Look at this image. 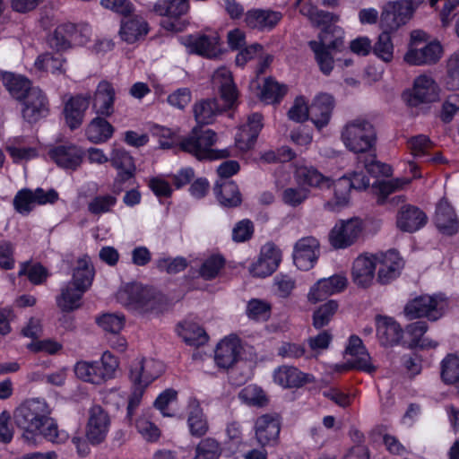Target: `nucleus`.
<instances>
[{
    "instance_id": "54",
    "label": "nucleus",
    "mask_w": 459,
    "mask_h": 459,
    "mask_svg": "<svg viewBox=\"0 0 459 459\" xmlns=\"http://www.w3.org/2000/svg\"><path fill=\"white\" fill-rule=\"evenodd\" d=\"M271 304L259 299H250L246 307V314L249 319L255 321H265L271 315Z\"/></svg>"
},
{
    "instance_id": "34",
    "label": "nucleus",
    "mask_w": 459,
    "mask_h": 459,
    "mask_svg": "<svg viewBox=\"0 0 459 459\" xmlns=\"http://www.w3.org/2000/svg\"><path fill=\"white\" fill-rule=\"evenodd\" d=\"M274 382L283 387H299L307 383L314 382V377L305 374L295 367L281 366L273 373Z\"/></svg>"
},
{
    "instance_id": "40",
    "label": "nucleus",
    "mask_w": 459,
    "mask_h": 459,
    "mask_svg": "<svg viewBox=\"0 0 459 459\" xmlns=\"http://www.w3.org/2000/svg\"><path fill=\"white\" fill-rule=\"evenodd\" d=\"M214 194L220 204L224 207H237L242 201L238 186L231 180L217 181Z\"/></svg>"
},
{
    "instance_id": "29",
    "label": "nucleus",
    "mask_w": 459,
    "mask_h": 459,
    "mask_svg": "<svg viewBox=\"0 0 459 459\" xmlns=\"http://www.w3.org/2000/svg\"><path fill=\"white\" fill-rule=\"evenodd\" d=\"M280 12L270 9H253L245 14V22L247 27L258 30H271L281 20Z\"/></svg>"
},
{
    "instance_id": "21",
    "label": "nucleus",
    "mask_w": 459,
    "mask_h": 459,
    "mask_svg": "<svg viewBox=\"0 0 459 459\" xmlns=\"http://www.w3.org/2000/svg\"><path fill=\"white\" fill-rule=\"evenodd\" d=\"M346 284V277L341 274H335L328 278L320 279L310 289L308 299L312 303L321 301L331 295L343 290Z\"/></svg>"
},
{
    "instance_id": "47",
    "label": "nucleus",
    "mask_w": 459,
    "mask_h": 459,
    "mask_svg": "<svg viewBox=\"0 0 459 459\" xmlns=\"http://www.w3.org/2000/svg\"><path fill=\"white\" fill-rule=\"evenodd\" d=\"M178 332L185 342L191 346L198 347L205 344L208 341V335L204 329L191 322L180 324Z\"/></svg>"
},
{
    "instance_id": "1",
    "label": "nucleus",
    "mask_w": 459,
    "mask_h": 459,
    "mask_svg": "<svg viewBox=\"0 0 459 459\" xmlns=\"http://www.w3.org/2000/svg\"><path fill=\"white\" fill-rule=\"evenodd\" d=\"M51 411L48 403L40 398L26 400L16 408L14 422L23 429L22 437L29 445H36L39 437L55 444L68 440V433L58 429L56 420L50 417Z\"/></svg>"
},
{
    "instance_id": "53",
    "label": "nucleus",
    "mask_w": 459,
    "mask_h": 459,
    "mask_svg": "<svg viewBox=\"0 0 459 459\" xmlns=\"http://www.w3.org/2000/svg\"><path fill=\"white\" fill-rule=\"evenodd\" d=\"M391 32L383 30L375 44L372 46L374 55L385 63H389L394 57V44Z\"/></svg>"
},
{
    "instance_id": "3",
    "label": "nucleus",
    "mask_w": 459,
    "mask_h": 459,
    "mask_svg": "<svg viewBox=\"0 0 459 459\" xmlns=\"http://www.w3.org/2000/svg\"><path fill=\"white\" fill-rule=\"evenodd\" d=\"M94 277V269L88 255H83L76 262L73 278L60 289V295L56 299L57 307L62 311H73L81 306V299L91 287Z\"/></svg>"
},
{
    "instance_id": "8",
    "label": "nucleus",
    "mask_w": 459,
    "mask_h": 459,
    "mask_svg": "<svg viewBox=\"0 0 459 459\" xmlns=\"http://www.w3.org/2000/svg\"><path fill=\"white\" fill-rule=\"evenodd\" d=\"M369 186V179L363 172H353L350 177L342 176L334 181V195L333 200L324 204L325 210L339 211L348 205L351 190L366 189Z\"/></svg>"
},
{
    "instance_id": "23",
    "label": "nucleus",
    "mask_w": 459,
    "mask_h": 459,
    "mask_svg": "<svg viewBox=\"0 0 459 459\" xmlns=\"http://www.w3.org/2000/svg\"><path fill=\"white\" fill-rule=\"evenodd\" d=\"M333 109V99L327 93H320L315 97L309 106V118L320 130L330 121Z\"/></svg>"
},
{
    "instance_id": "16",
    "label": "nucleus",
    "mask_w": 459,
    "mask_h": 459,
    "mask_svg": "<svg viewBox=\"0 0 459 459\" xmlns=\"http://www.w3.org/2000/svg\"><path fill=\"white\" fill-rule=\"evenodd\" d=\"M319 255V242L314 237L300 238L294 247L293 260L296 266L302 271L314 267Z\"/></svg>"
},
{
    "instance_id": "27",
    "label": "nucleus",
    "mask_w": 459,
    "mask_h": 459,
    "mask_svg": "<svg viewBox=\"0 0 459 459\" xmlns=\"http://www.w3.org/2000/svg\"><path fill=\"white\" fill-rule=\"evenodd\" d=\"M212 81L213 85L219 89L225 107L232 108L238 94L231 72L226 67H221L213 73Z\"/></svg>"
},
{
    "instance_id": "38",
    "label": "nucleus",
    "mask_w": 459,
    "mask_h": 459,
    "mask_svg": "<svg viewBox=\"0 0 459 459\" xmlns=\"http://www.w3.org/2000/svg\"><path fill=\"white\" fill-rule=\"evenodd\" d=\"M377 336L383 346L397 344L403 337V329L391 317L381 316L377 320Z\"/></svg>"
},
{
    "instance_id": "63",
    "label": "nucleus",
    "mask_w": 459,
    "mask_h": 459,
    "mask_svg": "<svg viewBox=\"0 0 459 459\" xmlns=\"http://www.w3.org/2000/svg\"><path fill=\"white\" fill-rule=\"evenodd\" d=\"M224 259L221 255L208 257L200 268V275L205 280L215 278L224 265Z\"/></svg>"
},
{
    "instance_id": "46",
    "label": "nucleus",
    "mask_w": 459,
    "mask_h": 459,
    "mask_svg": "<svg viewBox=\"0 0 459 459\" xmlns=\"http://www.w3.org/2000/svg\"><path fill=\"white\" fill-rule=\"evenodd\" d=\"M65 59L59 52L44 53L39 55L34 62L35 67L39 71L49 72L53 74H62L65 72Z\"/></svg>"
},
{
    "instance_id": "58",
    "label": "nucleus",
    "mask_w": 459,
    "mask_h": 459,
    "mask_svg": "<svg viewBox=\"0 0 459 459\" xmlns=\"http://www.w3.org/2000/svg\"><path fill=\"white\" fill-rule=\"evenodd\" d=\"M110 162L117 170H136L134 158L124 148L117 147L112 150Z\"/></svg>"
},
{
    "instance_id": "4",
    "label": "nucleus",
    "mask_w": 459,
    "mask_h": 459,
    "mask_svg": "<svg viewBox=\"0 0 459 459\" xmlns=\"http://www.w3.org/2000/svg\"><path fill=\"white\" fill-rule=\"evenodd\" d=\"M163 365L152 359H136L130 366V380L133 392L129 397L126 417L131 420L134 410L139 406L145 388L162 372Z\"/></svg>"
},
{
    "instance_id": "32",
    "label": "nucleus",
    "mask_w": 459,
    "mask_h": 459,
    "mask_svg": "<svg viewBox=\"0 0 459 459\" xmlns=\"http://www.w3.org/2000/svg\"><path fill=\"white\" fill-rule=\"evenodd\" d=\"M149 31L147 22L140 15H129L121 21L119 34L121 39L133 44L143 39Z\"/></svg>"
},
{
    "instance_id": "25",
    "label": "nucleus",
    "mask_w": 459,
    "mask_h": 459,
    "mask_svg": "<svg viewBox=\"0 0 459 459\" xmlns=\"http://www.w3.org/2000/svg\"><path fill=\"white\" fill-rule=\"evenodd\" d=\"M427 221L425 212L411 204L402 206L396 216V225L404 232H415L420 230Z\"/></svg>"
},
{
    "instance_id": "18",
    "label": "nucleus",
    "mask_w": 459,
    "mask_h": 459,
    "mask_svg": "<svg viewBox=\"0 0 459 459\" xmlns=\"http://www.w3.org/2000/svg\"><path fill=\"white\" fill-rule=\"evenodd\" d=\"M411 11L406 9L401 2H388L380 15V24L384 30L393 32L405 25L412 17Z\"/></svg>"
},
{
    "instance_id": "9",
    "label": "nucleus",
    "mask_w": 459,
    "mask_h": 459,
    "mask_svg": "<svg viewBox=\"0 0 459 459\" xmlns=\"http://www.w3.org/2000/svg\"><path fill=\"white\" fill-rule=\"evenodd\" d=\"M111 427V417L100 404H92L87 411L85 437L88 443L98 446L103 443Z\"/></svg>"
},
{
    "instance_id": "22",
    "label": "nucleus",
    "mask_w": 459,
    "mask_h": 459,
    "mask_svg": "<svg viewBox=\"0 0 459 459\" xmlns=\"http://www.w3.org/2000/svg\"><path fill=\"white\" fill-rule=\"evenodd\" d=\"M5 150L13 162L29 160L37 156L36 141L30 136H14L5 143Z\"/></svg>"
},
{
    "instance_id": "43",
    "label": "nucleus",
    "mask_w": 459,
    "mask_h": 459,
    "mask_svg": "<svg viewBox=\"0 0 459 459\" xmlns=\"http://www.w3.org/2000/svg\"><path fill=\"white\" fill-rule=\"evenodd\" d=\"M194 115L198 124L208 125L214 121L222 109L215 99L202 100L194 106Z\"/></svg>"
},
{
    "instance_id": "41",
    "label": "nucleus",
    "mask_w": 459,
    "mask_h": 459,
    "mask_svg": "<svg viewBox=\"0 0 459 459\" xmlns=\"http://www.w3.org/2000/svg\"><path fill=\"white\" fill-rule=\"evenodd\" d=\"M106 117L99 116L93 118L86 129V136L94 143H101L110 139L114 133L113 126L105 119Z\"/></svg>"
},
{
    "instance_id": "33",
    "label": "nucleus",
    "mask_w": 459,
    "mask_h": 459,
    "mask_svg": "<svg viewBox=\"0 0 459 459\" xmlns=\"http://www.w3.org/2000/svg\"><path fill=\"white\" fill-rule=\"evenodd\" d=\"M239 354V340L236 336H230L218 343L214 359L220 368H229L238 360Z\"/></svg>"
},
{
    "instance_id": "31",
    "label": "nucleus",
    "mask_w": 459,
    "mask_h": 459,
    "mask_svg": "<svg viewBox=\"0 0 459 459\" xmlns=\"http://www.w3.org/2000/svg\"><path fill=\"white\" fill-rule=\"evenodd\" d=\"M263 117L259 113H253L247 117V122L239 128L236 143L239 149H250L263 128Z\"/></svg>"
},
{
    "instance_id": "61",
    "label": "nucleus",
    "mask_w": 459,
    "mask_h": 459,
    "mask_svg": "<svg viewBox=\"0 0 459 459\" xmlns=\"http://www.w3.org/2000/svg\"><path fill=\"white\" fill-rule=\"evenodd\" d=\"M338 304L335 300H329L314 312L313 325L316 328L326 325L336 312Z\"/></svg>"
},
{
    "instance_id": "52",
    "label": "nucleus",
    "mask_w": 459,
    "mask_h": 459,
    "mask_svg": "<svg viewBox=\"0 0 459 459\" xmlns=\"http://www.w3.org/2000/svg\"><path fill=\"white\" fill-rule=\"evenodd\" d=\"M221 454V443L213 437H205L195 446L194 459H219Z\"/></svg>"
},
{
    "instance_id": "64",
    "label": "nucleus",
    "mask_w": 459,
    "mask_h": 459,
    "mask_svg": "<svg viewBox=\"0 0 459 459\" xmlns=\"http://www.w3.org/2000/svg\"><path fill=\"white\" fill-rule=\"evenodd\" d=\"M187 266L186 258L178 256L175 258L162 257L157 261V267L160 271H165L168 273L175 274L184 271Z\"/></svg>"
},
{
    "instance_id": "51",
    "label": "nucleus",
    "mask_w": 459,
    "mask_h": 459,
    "mask_svg": "<svg viewBox=\"0 0 459 459\" xmlns=\"http://www.w3.org/2000/svg\"><path fill=\"white\" fill-rule=\"evenodd\" d=\"M117 195L111 194H100L93 196L88 203L87 208L93 215H101L110 212L117 203Z\"/></svg>"
},
{
    "instance_id": "35",
    "label": "nucleus",
    "mask_w": 459,
    "mask_h": 459,
    "mask_svg": "<svg viewBox=\"0 0 459 459\" xmlns=\"http://www.w3.org/2000/svg\"><path fill=\"white\" fill-rule=\"evenodd\" d=\"M50 158L64 169H76L82 159V152L77 146L59 145L49 152Z\"/></svg>"
},
{
    "instance_id": "12",
    "label": "nucleus",
    "mask_w": 459,
    "mask_h": 459,
    "mask_svg": "<svg viewBox=\"0 0 459 459\" xmlns=\"http://www.w3.org/2000/svg\"><path fill=\"white\" fill-rule=\"evenodd\" d=\"M374 258L378 267L377 281L380 284H388L400 275L403 261L395 250L376 254Z\"/></svg>"
},
{
    "instance_id": "57",
    "label": "nucleus",
    "mask_w": 459,
    "mask_h": 459,
    "mask_svg": "<svg viewBox=\"0 0 459 459\" xmlns=\"http://www.w3.org/2000/svg\"><path fill=\"white\" fill-rule=\"evenodd\" d=\"M309 195V190L303 186H289L282 190L281 200L284 204L298 207L302 204Z\"/></svg>"
},
{
    "instance_id": "6",
    "label": "nucleus",
    "mask_w": 459,
    "mask_h": 459,
    "mask_svg": "<svg viewBox=\"0 0 459 459\" xmlns=\"http://www.w3.org/2000/svg\"><path fill=\"white\" fill-rule=\"evenodd\" d=\"M117 299L128 310L139 313L158 310L161 302L160 296L152 289L139 283L127 284L120 289Z\"/></svg>"
},
{
    "instance_id": "45",
    "label": "nucleus",
    "mask_w": 459,
    "mask_h": 459,
    "mask_svg": "<svg viewBox=\"0 0 459 459\" xmlns=\"http://www.w3.org/2000/svg\"><path fill=\"white\" fill-rule=\"evenodd\" d=\"M74 373L76 377L84 382H89L94 385H100L107 381L100 366L97 361L87 362L79 361L74 367Z\"/></svg>"
},
{
    "instance_id": "11",
    "label": "nucleus",
    "mask_w": 459,
    "mask_h": 459,
    "mask_svg": "<svg viewBox=\"0 0 459 459\" xmlns=\"http://www.w3.org/2000/svg\"><path fill=\"white\" fill-rule=\"evenodd\" d=\"M362 230V221L358 218L340 221L329 234L330 244L336 249L346 248L359 239Z\"/></svg>"
},
{
    "instance_id": "30",
    "label": "nucleus",
    "mask_w": 459,
    "mask_h": 459,
    "mask_svg": "<svg viewBox=\"0 0 459 459\" xmlns=\"http://www.w3.org/2000/svg\"><path fill=\"white\" fill-rule=\"evenodd\" d=\"M346 353L353 357V359L350 361L351 368L369 374L376 371V367L371 363V358L359 336L351 335L350 337Z\"/></svg>"
},
{
    "instance_id": "36",
    "label": "nucleus",
    "mask_w": 459,
    "mask_h": 459,
    "mask_svg": "<svg viewBox=\"0 0 459 459\" xmlns=\"http://www.w3.org/2000/svg\"><path fill=\"white\" fill-rule=\"evenodd\" d=\"M187 409V427L190 435L195 437H204L209 430V425L200 403L195 398H190Z\"/></svg>"
},
{
    "instance_id": "5",
    "label": "nucleus",
    "mask_w": 459,
    "mask_h": 459,
    "mask_svg": "<svg viewBox=\"0 0 459 459\" xmlns=\"http://www.w3.org/2000/svg\"><path fill=\"white\" fill-rule=\"evenodd\" d=\"M216 134L211 129L195 126L190 134L184 137L180 143L182 151L194 155L198 160H220L230 156L227 149L215 150L212 148L216 143Z\"/></svg>"
},
{
    "instance_id": "7",
    "label": "nucleus",
    "mask_w": 459,
    "mask_h": 459,
    "mask_svg": "<svg viewBox=\"0 0 459 459\" xmlns=\"http://www.w3.org/2000/svg\"><path fill=\"white\" fill-rule=\"evenodd\" d=\"M447 307V298L443 293H437L416 297L407 303L404 312L410 319L426 317L430 321H437Z\"/></svg>"
},
{
    "instance_id": "59",
    "label": "nucleus",
    "mask_w": 459,
    "mask_h": 459,
    "mask_svg": "<svg viewBox=\"0 0 459 459\" xmlns=\"http://www.w3.org/2000/svg\"><path fill=\"white\" fill-rule=\"evenodd\" d=\"M18 274L27 275L33 284H42L48 277V270L40 264H22Z\"/></svg>"
},
{
    "instance_id": "39",
    "label": "nucleus",
    "mask_w": 459,
    "mask_h": 459,
    "mask_svg": "<svg viewBox=\"0 0 459 459\" xmlns=\"http://www.w3.org/2000/svg\"><path fill=\"white\" fill-rule=\"evenodd\" d=\"M90 104V96L77 95L71 98L65 106V116L68 126L75 129L81 126L84 113Z\"/></svg>"
},
{
    "instance_id": "24",
    "label": "nucleus",
    "mask_w": 459,
    "mask_h": 459,
    "mask_svg": "<svg viewBox=\"0 0 459 459\" xmlns=\"http://www.w3.org/2000/svg\"><path fill=\"white\" fill-rule=\"evenodd\" d=\"M342 43L339 39L325 43L322 38L318 41L311 40L308 42L319 69L325 75H329L333 69L334 61L331 50L338 48Z\"/></svg>"
},
{
    "instance_id": "37",
    "label": "nucleus",
    "mask_w": 459,
    "mask_h": 459,
    "mask_svg": "<svg viewBox=\"0 0 459 459\" xmlns=\"http://www.w3.org/2000/svg\"><path fill=\"white\" fill-rule=\"evenodd\" d=\"M435 222L437 229L444 234L454 235L457 232L459 221L451 204L441 200L436 209Z\"/></svg>"
},
{
    "instance_id": "17",
    "label": "nucleus",
    "mask_w": 459,
    "mask_h": 459,
    "mask_svg": "<svg viewBox=\"0 0 459 459\" xmlns=\"http://www.w3.org/2000/svg\"><path fill=\"white\" fill-rule=\"evenodd\" d=\"M22 100L23 101L22 117L29 123L37 122L48 114V99L39 88H32Z\"/></svg>"
},
{
    "instance_id": "10",
    "label": "nucleus",
    "mask_w": 459,
    "mask_h": 459,
    "mask_svg": "<svg viewBox=\"0 0 459 459\" xmlns=\"http://www.w3.org/2000/svg\"><path fill=\"white\" fill-rule=\"evenodd\" d=\"M58 199V194L54 189L48 191L40 187L34 191L23 188L17 192L13 198V206L17 212L28 215L36 205L54 204Z\"/></svg>"
},
{
    "instance_id": "28",
    "label": "nucleus",
    "mask_w": 459,
    "mask_h": 459,
    "mask_svg": "<svg viewBox=\"0 0 459 459\" xmlns=\"http://www.w3.org/2000/svg\"><path fill=\"white\" fill-rule=\"evenodd\" d=\"M376 261L374 255H359L352 264L351 277L353 282L361 288H368L375 278Z\"/></svg>"
},
{
    "instance_id": "19",
    "label": "nucleus",
    "mask_w": 459,
    "mask_h": 459,
    "mask_svg": "<svg viewBox=\"0 0 459 459\" xmlns=\"http://www.w3.org/2000/svg\"><path fill=\"white\" fill-rule=\"evenodd\" d=\"M116 90L111 82L100 81L94 92L92 108L98 116L111 117L115 112Z\"/></svg>"
},
{
    "instance_id": "48",
    "label": "nucleus",
    "mask_w": 459,
    "mask_h": 459,
    "mask_svg": "<svg viewBox=\"0 0 459 459\" xmlns=\"http://www.w3.org/2000/svg\"><path fill=\"white\" fill-rule=\"evenodd\" d=\"M401 186L402 184L399 179L388 181L383 180L378 181L377 184H373V189L377 196V204H385L389 202L395 205L400 202H403V195H395L389 198V195Z\"/></svg>"
},
{
    "instance_id": "15",
    "label": "nucleus",
    "mask_w": 459,
    "mask_h": 459,
    "mask_svg": "<svg viewBox=\"0 0 459 459\" xmlns=\"http://www.w3.org/2000/svg\"><path fill=\"white\" fill-rule=\"evenodd\" d=\"M281 261L280 248L273 243H266L261 248L258 260L252 264L250 273L256 277H267L276 271Z\"/></svg>"
},
{
    "instance_id": "50",
    "label": "nucleus",
    "mask_w": 459,
    "mask_h": 459,
    "mask_svg": "<svg viewBox=\"0 0 459 459\" xmlns=\"http://www.w3.org/2000/svg\"><path fill=\"white\" fill-rule=\"evenodd\" d=\"M288 87L275 81L272 77L265 79L262 91L261 99L267 104L279 103L287 93Z\"/></svg>"
},
{
    "instance_id": "2",
    "label": "nucleus",
    "mask_w": 459,
    "mask_h": 459,
    "mask_svg": "<svg viewBox=\"0 0 459 459\" xmlns=\"http://www.w3.org/2000/svg\"><path fill=\"white\" fill-rule=\"evenodd\" d=\"M341 139L350 152L367 154L363 160L359 159V163L368 173L373 177L391 175V167L377 160V132L368 120L359 117L347 122L342 129Z\"/></svg>"
},
{
    "instance_id": "49",
    "label": "nucleus",
    "mask_w": 459,
    "mask_h": 459,
    "mask_svg": "<svg viewBox=\"0 0 459 459\" xmlns=\"http://www.w3.org/2000/svg\"><path fill=\"white\" fill-rule=\"evenodd\" d=\"M187 10V0H159L154 5L158 14L170 18H179Z\"/></svg>"
},
{
    "instance_id": "62",
    "label": "nucleus",
    "mask_w": 459,
    "mask_h": 459,
    "mask_svg": "<svg viewBox=\"0 0 459 459\" xmlns=\"http://www.w3.org/2000/svg\"><path fill=\"white\" fill-rule=\"evenodd\" d=\"M99 325L106 332L118 333L125 324V316L118 314H104L97 319Z\"/></svg>"
},
{
    "instance_id": "60",
    "label": "nucleus",
    "mask_w": 459,
    "mask_h": 459,
    "mask_svg": "<svg viewBox=\"0 0 459 459\" xmlns=\"http://www.w3.org/2000/svg\"><path fill=\"white\" fill-rule=\"evenodd\" d=\"M72 30H74L72 22L64 23L56 27L50 39L51 45L57 50L68 48L70 41H73L70 34Z\"/></svg>"
},
{
    "instance_id": "14",
    "label": "nucleus",
    "mask_w": 459,
    "mask_h": 459,
    "mask_svg": "<svg viewBox=\"0 0 459 459\" xmlns=\"http://www.w3.org/2000/svg\"><path fill=\"white\" fill-rule=\"evenodd\" d=\"M442 56V47L433 41L424 45L408 46L403 61L410 65H430L436 64Z\"/></svg>"
},
{
    "instance_id": "42",
    "label": "nucleus",
    "mask_w": 459,
    "mask_h": 459,
    "mask_svg": "<svg viewBox=\"0 0 459 459\" xmlns=\"http://www.w3.org/2000/svg\"><path fill=\"white\" fill-rule=\"evenodd\" d=\"M296 178L299 183L318 188H329L334 184L330 178L325 177L316 169L307 166L297 169Z\"/></svg>"
},
{
    "instance_id": "26",
    "label": "nucleus",
    "mask_w": 459,
    "mask_h": 459,
    "mask_svg": "<svg viewBox=\"0 0 459 459\" xmlns=\"http://www.w3.org/2000/svg\"><path fill=\"white\" fill-rule=\"evenodd\" d=\"M255 437L262 446H273L280 434V422L275 416L264 414L255 423Z\"/></svg>"
},
{
    "instance_id": "56",
    "label": "nucleus",
    "mask_w": 459,
    "mask_h": 459,
    "mask_svg": "<svg viewBox=\"0 0 459 459\" xmlns=\"http://www.w3.org/2000/svg\"><path fill=\"white\" fill-rule=\"evenodd\" d=\"M441 377L446 384L453 385L459 380V357L446 356L441 365Z\"/></svg>"
},
{
    "instance_id": "20",
    "label": "nucleus",
    "mask_w": 459,
    "mask_h": 459,
    "mask_svg": "<svg viewBox=\"0 0 459 459\" xmlns=\"http://www.w3.org/2000/svg\"><path fill=\"white\" fill-rule=\"evenodd\" d=\"M182 43L191 53L208 58L217 57L220 54L219 38L216 35H187L182 38Z\"/></svg>"
},
{
    "instance_id": "55",
    "label": "nucleus",
    "mask_w": 459,
    "mask_h": 459,
    "mask_svg": "<svg viewBox=\"0 0 459 459\" xmlns=\"http://www.w3.org/2000/svg\"><path fill=\"white\" fill-rule=\"evenodd\" d=\"M238 398L250 406L262 407L266 404L267 398L264 391L255 385L244 387L238 394Z\"/></svg>"
},
{
    "instance_id": "44",
    "label": "nucleus",
    "mask_w": 459,
    "mask_h": 459,
    "mask_svg": "<svg viewBox=\"0 0 459 459\" xmlns=\"http://www.w3.org/2000/svg\"><path fill=\"white\" fill-rule=\"evenodd\" d=\"M3 83L10 94L16 100L22 99L33 88L30 82L23 76L13 73H1Z\"/></svg>"
},
{
    "instance_id": "13",
    "label": "nucleus",
    "mask_w": 459,
    "mask_h": 459,
    "mask_svg": "<svg viewBox=\"0 0 459 459\" xmlns=\"http://www.w3.org/2000/svg\"><path fill=\"white\" fill-rule=\"evenodd\" d=\"M440 88L429 74H420L414 79L409 103L417 106L421 103H431L438 100Z\"/></svg>"
}]
</instances>
